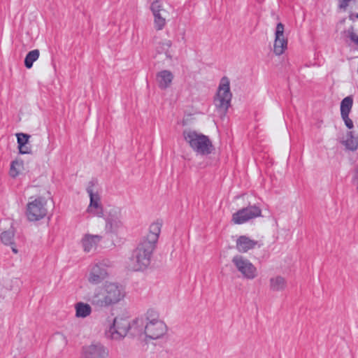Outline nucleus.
<instances>
[{"label": "nucleus", "instance_id": "33", "mask_svg": "<svg viewBox=\"0 0 358 358\" xmlns=\"http://www.w3.org/2000/svg\"><path fill=\"white\" fill-rule=\"evenodd\" d=\"M348 36L352 42L358 45V35L356 33L353 31H350Z\"/></svg>", "mask_w": 358, "mask_h": 358}, {"label": "nucleus", "instance_id": "10", "mask_svg": "<svg viewBox=\"0 0 358 358\" xmlns=\"http://www.w3.org/2000/svg\"><path fill=\"white\" fill-rule=\"evenodd\" d=\"M261 209L256 205L248 206L234 213L232 215V221L236 224H241L261 216Z\"/></svg>", "mask_w": 358, "mask_h": 358}, {"label": "nucleus", "instance_id": "30", "mask_svg": "<svg viewBox=\"0 0 358 358\" xmlns=\"http://www.w3.org/2000/svg\"><path fill=\"white\" fill-rule=\"evenodd\" d=\"M342 119L343 120L345 126L351 129L353 128V122L352 120L349 117V115H341Z\"/></svg>", "mask_w": 358, "mask_h": 358}, {"label": "nucleus", "instance_id": "27", "mask_svg": "<svg viewBox=\"0 0 358 358\" xmlns=\"http://www.w3.org/2000/svg\"><path fill=\"white\" fill-rule=\"evenodd\" d=\"M154 15V24H155V28L157 30H162L165 24H166V20L164 17H162L161 13H157L155 14H153Z\"/></svg>", "mask_w": 358, "mask_h": 358}, {"label": "nucleus", "instance_id": "29", "mask_svg": "<svg viewBox=\"0 0 358 358\" xmlns=\"http://www.w3.org/2000/svg\"><path fill=\"white\" fill-rule=\"evenodd\" d=\"M30 138V136L27 134H17V141L18 146L20 145H24V144H27L29 138Z\"/></svg>", "mask_w": 358, "mask_h": 358}, {"label": "nucleus", "instance_id": "22", "mask_svg": "<svg viewBox=\"0 0 358 358\" xmlns=\"http://www.w3.org/2000/svg\"><path fill=\"white\" fill-rule=\"evenodd\" d=\"M345 146L350 150H356L358 148V133L355 131H349L348 138L345 141Z\"/></svg>", "mask_w": 358, "mask_h": 358}, {"label": "nucleus", "instance_id": "18", "mask_svg": "<svg viewBox=\"0 0 358 358\" xmlns=\"http://www.w3.org/2000/svg\"><path fill=\"white\" fill-rule=\"evenodd\" d=\"M287 285L286 279L281 275L273 276L269 280L270 289L273 292H282Z\"/></svg>", "mask_w": 358, "mask_h": 358}, {"label": "nucleus", "instance_id": "23", "mask_svg": "<svg viewBox=\"0 0 358 358\" xmlns=\"http://www.w3.org/2000/svg\"><path fill=\"white\" fill-rule=\"evenodd\" d=\"M40 55L38 49L33 50L27 53L24 59V66L27 69H31L34 62H36Z\"/></svg>", "mask_w": 358, "mask_h": 358}, {"label": "nucleus", "instance_id": "31", "mask_svg": "<svg viewBox=\"0 0 358 358\" xmlns=\"http://www.w3.org/2000/svg\"><path fill=\"white\" fill-rule=\"evenodd\" d=\"M352 182L356 187V189L358 192V164L356 166L352 178Z\"/></svg>", "mask_w": 358, "mask_h": 358}, {"label": "nucleus", "instance_id": "19", "mask_svg": "<svg viewBox=\"0 0 358 358\" xmlns=\"http://www.w3.org/2000/svg\"><path fill=\"white\" fill-rule=\"evenodd\" d=\"M101 236L98 235H85L82 239V244L85 252H90L100 242Z\"/></svg>", "mask_w": 358, "mask_h": 358}, {"label": "nucleus", "instance_id": "4", "mask_svg": "<svg viewBox=\"0 0 358 358\" xmlns=\"http://www.w3.org/2000/svg\"><path fill=\"white\" fill-rule=\"evenodd\" d=\"M232 94L230 92V82L227 77L222 78L218 87L217 96L215 99V105L222 114H226L231 106Z\"/></svg>", "mask_w": 358, "mask_h": 358}, {"label": "nucleus", "instance_id": "6", "mask_svg": "<svg viewBox=\"0 0 358 358\" xmlns=\"http://www.w3.org/2000/svg\"><path fill=\"white\" fill-rule=\"evenodd\" d=\"M47 201L44 197H37L27 204L26 215L29 221L35 222L44 218L48 213Z\"/></svg>", "mask_w": 358, "mask_h": 358}, {"label": "nucleus", "instance_id": "20", "mask_svg": "<svg viewBox=\"0 0 358 358\" xmlns=\"http://www.w3.org/2000/svg\"><path fill=\"white\" fill-rule=\"evenodd\" d=\"M172 45V42L170 40H166L163 42H159L156 46V51L159 54H165L166 58L171 59L172 55L170 52V48Z\"/></svg>", "mask_w": 358, "mask_h": 358}, {"label": "nucleus", "instance_id": "11", "mask_svg": "<svg viewBox=\"0 0 358 358\" xmlns=\"http://www.w3.org/2000/svg\"><path fill=\"white\" fill-rule=\"evenodd\" d=\"M109 352L101 343H94L82 348L80 358H107Z\"/></svg>", "mask_w": 358, "mask_h": 358}, {"label": "nucleus", "instance_id": "8", "mask_svg": "<svg viewBox=\"0 0 358 358\" xmlns=\"http://www.w3.org/2000/svg\"><path fill=\"white\" fill-rule=\"evenodd\" d=\"M231 262L245 279L253 280L258 275L257 268L247 258L241 255H236Z\"/></svg>", "mask_w": 358, "mask_h": 358}, {"label": "nucleus", "instance_id": "21", "mask_svg": "<svg viewBox=\"0 0 358 358\" xmlns=\"http://www.w3.org/2000/svg\"><path fill=\"white\" fill-rule=\"evenodd\" d=\"M92 312L91 306L83 302H79L76 305V315L78 317H86Z\"/></svg>", "mask_w": 358, "mask_h": 358}, {"label": "nucleus", "instance_id": "12", "mask_svg": "<svg viewBox=\"0 0 358 358\" xmlns=\"http://www.w3.org/2000/svg\"><path fill=\"white\" fill-rule=\"evenodd\" d=\"M90 185H89L86 189L90 199L87 211L95 216L103 217L104 216V213L101 204L100 196L97 193H94L92 189V187L94 185L93 182H90Z\"/></svg>", "mask_w": 358, "mask_h": 358}, {"label": "nucleus", "instance_id": "32", "mask_svg": "<svg viewBox=\"0 0 358 358\" xmlns=\"http://www.w3.org/2000/svg\"><path fill=\"white\" fill-rule=\"evenodd\" d=\"M19 151L21 154H29L31 152V148L27 146V144H24V145L18 146Z\"/></svg>", "mask_w": 358, "mask_h": 358}, {"label": "nucleus", "instance_id": "28", "mask_svg": "<svg viewBox=\"0 0 358 358\" xmlns=\"http://www.w3.org/2000/svg\"><path fill=\"white\" fill-rule=\"evenodd\" d=\"M150 9L152 12V14L160 13L161 11L164 10L162 8V3L160 0L154 1L150 6Z\"/></svg>", "mask_w": 358, "mask_h": 358}, {"label": "nucleus", "instance_id": "24", "mask_svg": "<svg viewBox=\"0 0 358 358\" xmlns=\"http://www.w3.org/2000/svg\"><path fill=\"white\" fill-rule=\"evenodd\" d=\"M353 105V98L351 96L344 98L341 103V115H349Z\"/></svg>", "mask_w": 358, "mask_h": 358}, {"label": "nucleus", "instance_id": "5", "mask_svg": "<svg viewBox=\"0 0 358 358\" xmlns=\"http://www.w3.org/2000/svg\"><path fill=\"white\" fill-rule=\"evenodd\" d=\"M125 295L122 286L115 283H108L105 285V295L103 299H94V303L99 306H108L118 303Z\"/></svg>", "mask_w": 358, "mask_h": 358}, {"label": "nucleus", "instance_id": "7", "mask_svg": "<svg viewBox=\"0 0 358 358\" xmlns=\"http://www.w3.org/2000/svg\"><path fill=\"white\" fill-rule=\"evenodd\" d=\"M130 322L127 318L115 317L113 324L106 331L107 338L113 340H120L129 334Z\"/></svg>", "mask_w": 358, "mask_h": 358}, {"label": "nucleus", "instance_id": "9", "mask_svg": "<svg viewBox=\"0 0 358 358\" xmlns=\"http://www.w3.org/2000/svg\"><path fill=\"white\" fill-rule=\"evenodd\" d=\"M106 221L105 229L108 233L117 234L124 228L122 221V215L118 208L111 209L106 215H104Z\"/></svg>", "mask_w": 358, "mask_h": 358}, {"label": "nucleus", "instance_id": "26", "mask_svg": "<svg viewBox=\"0 0 358 358\" xmlns=\"http://www.w3.org/2000/svg\"><path fill=\"white\" fill-rule=\"evenodd\" d=\"M14 232L12 230L5 231L1 234V240L5 245H13Z\"/></svg>", "mask_w": 358, "mask_h": 358}, {"label": "nucleus", "instance_id": "2", "mask_svg": "<svg viewBox=\"0 0 358 358\" xmlns=\"http://www.w3.org/2000/svg\"><path fill=\"white\" fill-rule=\"evenodd\" d=\"M183 137L196 155L207 156L215 150V147L210 138L201 133L192 130L184 131Z\"/></svg>", "mask_w": 358, "mask_h": 358}, {"label": "nucleus", "instance_id": "35", "mask_svg": "<svg viewBox=\"0 0 358 358\" xmlns=\"http://www.w3.org/2000/svg\"><path fill=\"white\" fill-rule=\"evenodd\" d=\"M11 248H12V251L14 252V253H17V250L15 248V247L11 245Z\"/></svg>", "mask_w": 358, "mask_h": 358}, {"label": "nucleus", "instance_id": "15", "mask_svg": "<svg viewBox=\"0 0 358 358\" xmlns=\"http://www.w3.org/2000/svg\"><path fill=\"white\" fill-rule=\"evenodd\" d=\"M258 245V241L246 236H239L236 243V248L239 252L245 253L252 250Z\"/></svg>", "mask_w": 358, "mask_h": 358}, {"label": "nucleus", "instance_id": "13", "mask_svg": "<svg viewBox=\"0 0 358 358\" xmlns=\"http://www.w3.org/2000/svg\"><path fill=\"white\" fill-rule=\"evenodd\" d=\"M275 36L273 51L276 55H281L287 45V40L284 37V25L282 23L277 24Z\"/></svg>", "mask_w": 358, "mask_h": 358}, {"label": "nucleus", "instance_id": "34", "mask_svg": "<svg viewBox=\"0 0 358 358\" xmlns=\"http://www.w3.org/2000/svg\"><path fill=\"white\" fill-rule=\"evenodd\" d=\"M350 0H341L340 1V7L345 8L348 6V3Z\"/></svg>", "mask_w": 358, "mask_h": 358}, {"label": "nucleus", "instance_id": "36", "mask_svg": "<svg viewBox=\"0 0 358 358\" xmlns=\"http://www.w3.org/2000/svg\"><path fill=\"white\" fill-rule=\"evenodd\" d=\"M357 17H358V13H357Z\"/></svg>", "mask_w": 358, "mask_h": 358}, {"label": "nucleus", "instance_id": "14", "mask_svg": "<svg viewBox=\"0 0 358 358\" xmlns=\"http://www.w3.org/2000/svg\"><path fill=\"white\" fill-rule=\"evenodd\" d=\"M108 277L106 267L103 264H96L92 268L88 280L92 284H99Z\"/></svg>", "mask_w": 358, "mask_h": 358}, {"label": "nucleus", "instance_id": "1", "mask_svg": "<svg viewBox=\"0 0 358 358\" xmlns=\"http://www.w3.org/2000/svg\"><path fill=\"white\" fill-rule=\"evenodd\" d=\"M162 222H156L150 224L148 234L143 236L133 251L130 259L134 271L146 268L150 264L151 257L155 249L161 232Z\"/></svg>", "mask_w": 358, "mask_h": 358}, {"label": "nucleus", "instance_id": "3", "mask_svg": "<svg viewBox=\"0 0 358 358\" xmlns=\"http://www.w3.org/2000/svg\"><path fill=\"white\" fill-rule=\"evenodd\" d=\"M145 335L148 338L156 340L166 334L167 327L159 319V314L156 310H148L145 314Z\"/></svg>", "mask_w": 358, "mask_h": 358}, {"label": "nucleus", "instance_id": "17", "mask_svg": "<svg viewBox=\"0 0 358 358\" xmlns=\"http://www.w3.org/2000/svg\"><path fill=\"white\" fill-rule=\"evenodd\" d=\"M173 78V73L169 70H163L157 74L159 87L164 90L169 87Z\"/></svg>", "mask_w": 358, "mask_h": 358}, {"label": "nucleus", "instance_id": "25", "mask_svg": "<svg viewBox=\"0 0 358 358\" xmlns=\"http://www.w3.org/2000/svg\"><path fill=\"white\" fill-rule=\"evenodd\" d=\"M22 167V163L19 161H13L10 164V167L9 170V174L10 177L15 178H16L19 173L20 169Z\"/></svg>", "mask_w": 358, "mask_h": 358}, {"label": "nucleus", "instance_id": "16", "mask_svg": "<svg viewBox=\"0 0 358 358\" xmlns=\"http://www.w3.org/2000/svg\"><path fill=\"white\" fill-rule=\"evenodd\" d=\"M146 321L145 322L143 318H136L130 322V327L129 334L131 336H141L145 334V326Z\"/></svg>", "mask_w": 358, "mask_h": 358}]
</instances>
